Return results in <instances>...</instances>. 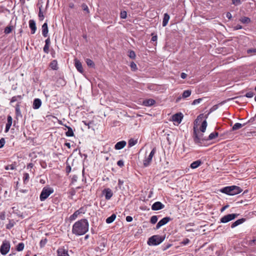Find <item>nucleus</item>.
I'll return each mask as SVG.
<instances>
[{
  "instance_id": "1",
  "label": "nucleus",
  "mask_w": 256,
  "mask_h": 256,
  "mask_svg": "<svg viewBox=\"0 0 256 256\" xmlns=\"http://www.w3.org/2000/svg\"><path fill=\"white\" fill-rule=\"evenodd\" d=\"M89 224L86 218L76 222L72 226V232L76 236L84 234L88 230Z\"/></svg>"
},
{
  "instance_id": "2",
  "label": "nucleus",
  "mask_w": 256,
  "mask_h": 256,
  "mask_svg": "<svg viewBox=\"0 0 256 256\" xmlns=\"http://www.w3.org/2000/svg\"><path fill=\"white\" fill-rule=\"evenodd\" d=\"M204 132H200L196 127H194L193 138L195 144L202 146L204 141H207V138L204 136Z\"/></svg>"
},
{
  "instance_id": "3",
  "label": "nucleus",
  "mask_w": 256,
  "mask_h": 256,
  "mask_svg": "<svg viewBox=\"0 0 256 256\" xmlns=\"http://www.w3.org/2000/svg\"><path fill=\"white\" fill-rule=\"evenodd\" d=\"M242 190L239 186H226L220 190L222 193L226 194L230 196H234L240 193Z\"/></svg>"
},
{
  "instance_id": "4",
  "label": "nucleus",
  "mask_w": 256,
  "mask_h": 256,
  "mask_svg": "<svg viewBox=\"0 0 256 256\" xmlns=\"http://www.w3.org/2000/svg\"><path fill=\"white\" fill-rule=\"evenodd\" d=\"M164 236L159 235H154L148 238V244L150 246H156L162 243L164 240Z\"/></svg>"
},
{
  "instance_id": "5",
  "label": "nucleus",
  "mask_w": 256,
  "mask_h": 256,
  "mask_svg": "<svg viewBox=\"0 0 256 256\" xmlns=\"http://www.w3.org/2000/svg\"><path fill=\"white\" fill-rule=\"evenodd\" d=\"M54 192V189L50 187H44L40 196V201L45 200L50 194Z\"/></svg>"
},
{
  "instance_id": "6",
  "label": "nucleus",
  "mask_w": 256,
  "mask_h": 256,
  "mask_svg": "<svg viewBox=\"0 0 256 256\" xmlns=\"http://www.w3.org/2000/svg\"><path fill=\"white\" fill-rule=\"evenodd\" d=\"M10 248V244L9 241L4 240L0 248V252L2 255H6L8 253Z\"/></svg>"
},
{
  "instance_id": "7",
  "label": "nucleus",
  "mask_w": 256,
  "mask_h": 256,
  "mask_svg": "<svg viewBox=\"0 0 256 256\" xmlns=\"http://www.w3.org/2000/svg\"><path fill=\"white\" fill-rule=\"evenodd\" d=\"M239 216V214H228L227 215H226L224 216H222L220 219V222L222 223H226L236 218Z\"/></svg>"
},
{
  "instance_id": "8",
  "label": "nucleus",
  "mask_w": 256,
  "mask_h": 256,
  "mask_svg": "<svg viewBox=\"0 0 256 256\" xmlns=\"http://www.w3.org/2000/svg\"><path fill=\"white\" fill-rule=\"evenodd\" d=\"M156 148H153L148 158H146L143 162V164L144 167L148 166L151 163L152 158L156 154Z\"/></svg>"
},
{
  "instance_id": "9",
  "label": "nucleus",
  "mask_w": 256,
  "mask_h": 256,
  "mask_svg": "<svg viewBox=\"0 0 256 256\" xmlns=\"http://www.w3.org/2000/svg\"><path fill=\"white\" fill-rule=\"evenodd\" d=\"M172 218L170 217L166 216L164 217L162 219L160 220L158 224L156 225V226L155 228L156 230L159 229L161 226L166 224L168 222L172 220Z\"/></svg>"
},
{
  "instance_id": "10",
  "label": "nucleus",
  "mask_w": 256,
  "mask_h": 256,
  "mask_svg": "<svg viewBox=\"0 0 256 256\" xmlns=\"http://www.w3.org/2000/svg\"><path fill=\"white\" fill-rule=\"evenodd\" d=\"M102 193L104 196L106 200H110L113 196V192L110 188H104L102 191Z\"/></svg>"
},
{
  "instance_id": "11",
  "label": "nucleus",
  "mask_w": 256,
  "mask_h": 256,
  "mask_svg": "<svg viewBox=\"0 0 256 256\" xmlns=\"http://www.w3.org/2000/svg\"><path fill=\"white\" fill-rule=\"evenodd\" d=\"M164 205L160 202H155L152 206V210H158L164 208Z\"/></svg>"
},
{
  "instance_id": "12",
  "label": "nucleus",
  "mask_w": 256,
  "mask_h": 256,
  "mask_svg": "<svg viewBox=\"0 0 256 256\" xmlns=\"http://www.w3.org/2000/svg\"><path fill=\"white\" fill-rule=\"evenodd\" d=\"M58 256H70L68 250L64 247L59 248L57 250Z\"/></svg>"
},
{
  "instance_id": "13",
  "label": "nucleus",
  "mask_w": 256,
  "mask_h": 256,
  "mask_svg": "<svg viewBox=\"0 0 256 256\" xmlns=\"http://www.w3.org/2000/svg\"><path fill=\"white\" fill-rule=\"evenodd\" d=\"M183 118V114L182 113H176L174 114L172 116V120L176 122H178V124L180 123L182 120Z\"/></svg>"
},
{
  "instance_id": "14",
  "label": "nucleus",
  "mask_w": 256,
  "mask_h": 256,
  "mask_svg": "<svg viewBox=\"0 0 256 256\" xmlns=\"http://www.w3.org/2000/svg\"><path fill=\"white\" fill-rule=\"evenodd\" d=\"M12 118L10 116L8 115L7 118V123L6 124V128L4 130L5 132H8L9 131L10 128L12 126Z\"/></svg>"
},
{
  "instance_id": "15",
  "label": "nucleus",
  "mask_w": 256,
  "mask_h": 256,
  "mask_svg": "<svg viewBox=\"0 0 256 256\" xmlns=\"http://www.w3.org/2000/svg\"><path fill=\"white\" fill-rule=\"evenodd\" d=\"M74 65L78 72L82 74L84 72V70L82 68V64L77 59L74 60Z\"/></svg>"
},
{
  "instance_id": "16",
  "label": "nucleus",
  "mask_w": 256,
  "mask_h": 256,
  "mask_svg": "<svg viewBox=\"0 0 256 256\" xmlns=\"http://www.w3.org/2000/svg\"><path fill=\"white\" fill-rule=\"evenodd\" d=\"M29 26L31 30V34H34L36 30V22L33 20H29Z\"/></svg>"
},
{
  "instance_id": "17",
  "label": "nucleus",
  "mask_w": 256,
  "mask_h": 256,
  "mask_svg": "<svg viewBox=\"0 0 256 256\" xmlns=\"http://www.w3.org/2000/svg\"><path fill=\"white\" fill-rule=\"evenodd\" d=\"M126 142L124 140L118 142L114 146L116 150H120L126 146Z\"/></svg>"
},
{
  "instance_id": "18",
  "label": "nucleus",
  "mask_w": 256,
  "mask_h": 256,
  "mask_svg": "<svg viewBox=\"0 0 256 256\" xmlns=\"http://www.w3.org/2000/svg\"><path fill=\"white\" fill-rule=\"evenodd\" d=\"M42 105V101L40 98H35L33 102L32 108L34 109L39 108Z\"/></svg>"
},
{
  "instance_id": "19",
  "label": "nucleus",
  "mask_w": 256,
  "mask_h": 256,
  "mask_svg": "<svg viewBox=\"0 0 256 256\" xmlns=\"http://www.w3.org/2000/svg\"><path fill=\"white\" fill-rule=\"evenodd\" d=\"M246 221V218H242L240 219H238V220H236V221H235L234 222H233L231 224L230 227H231V228H233L236 227V226H238L240 224H242Z\"/></svg>"
},
{
  "instance_id": "20",
  "label": "nucleus",
  "mask_w": 256,
  "mask_h": 256,
  "mask_svg": "<svg viewBox=\"0 0 256 256\" xmlns=\"http://www.w3.org/2000/svg\"><path fill=\"white\" fill-rule=\"evenodd\" d=\"M48 24L45 22L42 26V34L44 37H46L48 36Z\"/></svg>"
},
{
  "instance_id": "21",
  "label": "nucleus",
  "mask_w": 256,
  "mask_h": 256,
  "mask_svg": "<svg viewBox=\"0 0 256 256\" xmlns=\"http://www.w3.org/2000/svg\"><path fill=\"white\" fill-rule=\"evenodd\" d=\"M155 103L156 101L153 99H148L143 101V105L146 106H152Z\"/></svg>"
},
{
  "instance_id": "22",
  "label": "nucleus",
  "mask_w": 256,
  "mask_h": 256,
  "mask_svg": "<svg viewBox=\"0 0 256 256\" xmlns=\"http://www.w3.org/2000/svg\"><path fill=\"white\" fill-rule=\"evenodd\" d=\"M202 164V162L200 160H197L196 161H194L192 162L190 164V168H198L201 164Z\"/></svg>"
},
{
  "instance_id": "23",
  "label": "nucleus",
  "mask_w": 256,
  "mask_h": 256,
  "mask_svg": "<svg viewBox=\"0 0 256 256\" xmlns=\"http://www.w3.org/2000/svg\"><path fill=\"white\" fill-rule=\"evenodd\" d=\"M169 20L170 16L167 13L164 14L162 24L163 26H166L167 25Z\"/></svg>"
},
{
  "instance_id": "24",
  "label": "nucleus",
  "mask_w": 256,
  "mask_h": 256,
  "mask_svg": "<svg viewBox=\"0 0 256 256\" xmlns=\"http://www.w3.org/2000/svg\"><path fill=\"white\" fill-rule=\"evenodd\" d=\"M50 67L53 70H57L58 69L57 60H52L50 64Z\"/></svg>"
},
{
  "instance_id": "25",
  "label": "nucleus",
  "mask_w": 256,
  "mask_h": 256,
  "mask_svg": "<svg viewBox=\"0 0 256 256\" xmlns=\"http://www.w3.org/2000/svg\"><path fill=\"white\" fill-rule=\"evenodd\" d=\"M65 126L68 128V131L66 132V135L68 137L73 136L74 133L72 128L67 126Z\"/></svg>"
},
{
  "instance_id": "26",
  "label": "nucleus",
  "mask_w": 256,
  "mask_h": 256,
  "mask_svg": "<svg viewBox=\"0 0 256 256\" xmlns=\"http://www.w3.org/2000/svg\"><path fill=\"white\" fill-rule=\"evenodd\" d=\"M194 226V222H190L186 224L185 228L187 232H193L194 231V230L192 228H190V226Z\"/></svg>"
},
{
  "instance_id": "27",
  "label": "nucleus",
  "mask_w": 256,
  "mask_h": 256,
  "mask_svg": "<svg viewBox=\"0 0 256 256\" xmlns=\"http://www.w3.org/2000/svg\"><path fill=\"white\" fill-rule=\"evenodd\" d=\"M116 218V215L114 214L106 219V222L107 224H110Z\"/></svg>"
},
{
  "instance_id": "28",
  "label": "nucleus",
  "mask_w": 256,
  "mask_h": 256,
  "mask_svg": "<svg viewBox=\"0 0 256 256\" xmlns=\"http://www.w3.org/2000/svg\"><path fill=\"white\" fill-rule=\"evenodd\" d=\"M245 125V124H242L240 123H236L232 126V130L233 131L234 130H239L240 129V128H242L243 126H244Z\"/></svg>"
},
{
  "instance_id": "29",
  "label": "nucleus",
  "mask_w": 256,
  "mask_h": 256,
  "mask_svg": "<svg viewBox=\"0 0 256 256\" xmlns=\"http://www.w3.org/2000/svg\"><path fill=\"white\" fill-rule=\"evenodd\" d=\"M218 132H214L211 133L209 136L207 138V140H212L218 137Z\"/></svg>"
},
{
  "instance_id": "30",
  "label": "nucleus",
  "mask_w": 256,
  "mask_h": 256,
  "mask_svg": "<svg viewBox=\"0 0 256 256\" xmlns=\"http://www.w3.org/2000/svg\"><path fill=\"white\" fill-rule=\"evenodd\" d=\"M207 126V122L206 120H204L202 122L201 126L200 128V131L202 132H204L206 131V128Z\"/></svg>"
},
{
  "instance_id": "31",
  "label": "nucleus",
  "mask_w": 256,
  "mask_h": 256,
  "mask_svg": "<svg viewBox=\"0 0 256 256\" xmlns=\"http://www.w3.org/2000/svg\"><path fill=\"white\" fill-rule=\"evenodd\" d=\"M79 214H80V212H78L77 210H76L72 215L70 216V221L75 220Z\"/></svg>"
},
{
  "instance_id": "32",
  "label": "nucleus",
  "mask_w": 256,
  "mask_h": 256,
  "mask_svg": "<svg viewBox=\"0 0 256 256\" xmlns=\"http://www.w3.org/2000/svg\"><path fill=\"white\" fill-rule=\"evenodd\" d=\"M240 20L242 24H248L251 22L250 19L249 18L246 16L241 18Z\"/></svg>"
},
{
  "instance_id": "33",
  "label": "nucleus",
  "mask_w": 256,
  "mask_h": 256,
  "mask_svg": "<svg viewBox=\"0 0 256 256\" xmlns=\"http://www.w3.org/2000/svg\"><path fill=\"white\" fill-rule=\"evenodd\" d=\"M42 5H40L39 6V12H38V17L40 20H42L44 18V15L42 12Z\"/></svg>"
},
{
  "instance_id": "34",
  "label": "nucleus",
  "mask_w": 256,
  "mask_h": 256,
  "mask_svg": "<svg viewBox=\"0 0 256 256\" xmlns=\"http://www.w3.org/2000/svg\"><path fill=\"white\" fill-rule=\"evenodd\" d=\"M12 29H13V26H8L5 28V29L4 30V32L6 34H9L10 32H12Z\"/></svg>"
},
{
  "instance_id": "35",
  "label": "nucleus",
  "mask_w": 256,
  "mask_h": 256,
  "mask_svg": "<svg viewBox=\"0 0 256 256\" xmlns=\"http://www.w3.org/2000/svg\"><path fill=\"white\" fill-rule=\"evenodd\" d=\"M24 244L23 242H20L16 246V250L18 252H20L24 250Z\"/></svg>"
},
{
  "instance_id": "36",
  "label": "nucleus",
  "mask_w": 256,
  "mask_h": 256,
  "mask_svg": "<svg viewBox=\"0 0 256 256\" xmlns=\"http://www.w3.org/2000/svg\"><path fill=\"white\" fill-rule=\"evenodd\" d=\"M86 62L87 65L90 68H94L95 64L94 62L90 59L87 58L86 60Z\"/></svg>"
},
{
  "instance_id": "37",
  "label": "nucleus",
  "mask_w": 256,
  "mask_h": 256,
  "mask_svg": "<svg viewBox=\"0 0 256 256\" xmlns=\"http://www.w3.org/2000/svg\"><path fill=\"white\" fill-rule=\"evenodd\" d=\"M16 115L17 116H22V114H21L20 108V104L18 103L16 105Z\"/></svg>"
},
{
  "instance_id": "38",
  "label": "nucleus",
  "mask_w": 256,
  "mask_h": 256,
  "mask_svg": "<svg viewBox=\"0 0 256 256\" xmlns=\"http://www.w3.org/2000/svg\"><path fill=\"white\" fill-rule=\"evenodd\" d=\"M191 94V90H184L182 94V96L183 98H186L190 96Z\"/></svg>"
},
{
  "instance_id": "39",
  "label": "nucleus",
  "mask_w": 256,
  "mask_h": 256,
  "mask_svg": "<svg viewBox=\"0 0 256 256\" xmlns=\"http://www.w3.org/2000/svg\"><path fill=\"white\" fill-rule=\"evenodd\" d=\"M22 98V96L18 95V96H14L12 97V98H11L10 102L12 103V102H15L17 101L18 100H21Z\"/></svg>"
},
{
  "instance_id": "40",
  "label": "nucleus",
  "mask_w": 256,
  "mask_h": 256,
  "mask_svg": "<svg viewBox=\"0 0 256 256\" xmlns=\"http://www.w3.org/2000/svg\"><path fill=\"white\" fill-rule=\"evenodd\" d=\"M30 178L29 174L28 173H24L23 176V181L24 184H26Z\"/></svg>"
},
{
  "instance_id": "41",
  "label": "nucleus",
  "mask_w": 256,
  "mask_h": 256,
  "mask_svg": "<svg viewBox=\"0 0 256 256\" xmlns=\"http://www.w3.org/2000/svg\"><path fill=\"white\" fill-rule=\"evenodd\" d=\"M218 105H219V104H215V105H214V106H212L210 108V112L208 113V114L206 116V118H208V115L210 112H214V110H216L218 108Z\"/></svg>"
},
{
  "instance_id": "42",
  "label": "nucleus",
  "mask_w": 256,
  "mask_h": 256,
  "mask_svg": "<svg viewBox=\"0 0 256 256\" xmlns=\"http://www.w3.org/2000/svg\"><path fill=\"white\" fill-rule=\"evenodd\" d=\"M137 143V140H134V139H130L128 140V144L130 147H132L134 146Z\"/></svg>"
},
{
  "instance_id": "43",
  "label": "nucleus",
  "mask_w": 256,
  "mask_h": 256,
  "mask_svg": "<svg viewBox=\"0 0 256 256\" xmlns=\"http://www.w3.org/2000/svg\"><path fill=\"white\" fill-rule=\"evenodd\" d=\"M82 10L86 12V14L90 13V10H89L86 4L83 3L82 4Z\"/></svg>"
},
{
  "instance_id": "44",
  "label": "nucleus",
  "mask_w": 256,
  "mask_h": 256,
  "mask_svg": "<svg viewBox=\"0 0 256 256\" xmlns=\"http://www.w3.org/2000/svg\"><path fill=\"white\" fill-rule=\"evenodd\" d=\"M158 220V218L157 216H153L150 218V222L152 224H154L157 222Z\"/></svg>"
},
{
  "instance_id": "45",
  "label": "nucleus",
  "mask_w": 256,
  "mask_h": 256,
  "mask_svg": "<svg viewBox=\"0 0 256 256\" xmlns=\"http://www.w3.org/2000/svg\"><path fill=\"white\" fill-rule=\"evenodd\" d=\"M128 56L132 59H134L136 56V54H135L133 50H130L129 52Z\"/></svg>"
},
{
  "instance_id": "46",
  "label": "nucleus",
  "mask_w": 256,
  "mask_h": 256,
  "mask_svg": "<svg viewBox=\"0 0 256 256\" xmlns=\"http://www.w3.org/2000/svg\"><path fill=\"white\" fill-rule=\"evenodd\" d=\"M47 242V239L46 238H44V239H42L40 240V246L41 248H42L44 247L46 244Z\"/></svg>"
},
{
  "instance_id": "47",
  "label": "nucleus",
  "mask_w": 256,
  "mask_h": 256,
  "mask_svg": "<svg viewBox=\"0 0 256 256\" xmlns=\"http://www.w3.org/2000/svg\"><path fill=\"white\" fill-rule=\"evenodd\" d=\"M127 16V13L126 11H122L120 14V17L121 18L124 19L126 18Z\"/></svg>"
},
{
  "instance_id": "48",
  "label": "nucleus",
  "mask_w": 256,
  "mask_h": 256,
  "mask_svg": "<svg viewBox=\"0 0 256 256\" xmlns=\"http://www.w3.org/2000/svg\"><path fill=\"white\" fill-rule=\"evenodd\" d=\"M130 66L132 70H137L136 64L134 62H132L130 64Z\"/></svg>"
},
{
  "instance_id": "49",
  "label": "nucleus",
  "mask_w": 256,
  "mask_h": 256,
  "mask_svg": "<svg viewBox=\"0 0 256 256\" xmlns=\"http://www.w3.org/2000/svg\"><path fill=\"white\" fill-rule=\"evenodd\" d=\"M5 169L6 170H13L15 169V166L13 164H10V165L6 166L5 167Z\"/></svg>"
},
{
  "instance_id": "50",
  "label": "nucleus",
  "mask_w": 256,
  "mask_h": 256,
  "mask_svg": "<svg viewBox=\"0 0 256 256\" xmlns=\"http://www.w3.org/2000/svg\"><path fill=\"white\" fill-rule=\"evenodd\" d=\"M49 47H50V46H48V45H46V44L44 45L43 50L45 53L48 54L49 52Z\"/></svg>"
},
{
  "instance_id": "51",
  "label": "nucleus",
  "mask_w": 256,
  "mask_h": 256,
  "mask_svg": "<svg viewBox=\"0 0 256 256\" xmlns=\"http://www.w3.org/2000/svg\"><path fill=\"white\" fill-rule=\"evenodd\" d=\"M190 242V240L188 238H184L182 242H181V244H184V245H186L187 244H188L189 242Z\"/></svg>"
},
{
  "instance_id": "52",
  "label": "nucleus",
  "mask_w": 256,
  "mask_h": 256,
  "mask_svg": "<svg viewBox=\"0 0 256 256\" xmlns=\"http://www.w3.org/2000/svg\"><path fill=\"white\" fill-rule=\"evenodd\" d=\"M117 164L120 168H122L124 166V162L122 160H120L118 161Z\"/></svg>"
},
{
  "instance_id": "53",
  "label": "nucleus",
  "mask_w": 256,
  "mask_h": 256,
  "mask_svg": "<svg viewBox=\"0 0 256 256\" xmlns=\"http://www.w3.org/2000/svg\"><path fill=\"white\" fill-rule=\"evenodd\" d=\"M202 100V98H198V99H196V100H194L192 102V104L193 105H195V104H199L201 101Z\"/></svg>"
},
{
  "instance_id": "54",
  "label": "nucleus",
  "mask_w": 256,
  "mask_h": 256,
  "mask_svg": "<svg viewBox=\"0 0 256 256\" xmlns=\"http://www.w3.org/2000/svg\"><path fill=\"white\" fill-rule=\"evenodd\" d=\"M254 95V94L253 92H247L245 96L246 97H247L248 98H250L253 97Z\"/></svg>"
},
{
  "instance_id": "55",
  "label": "nucleus",
  "mask_w": 256,
  "mask_h": 256,
  "mask_svg": "<svg viewBox=\"0 0 256 256\" xmlns=\"http://www.w3.org/2000/svg\"><path fill=\"white\" fill-rule=\"evenodd\" d=\"M77 211L80 212V214H84L86 212V209L84 207H81L79 210H77Z\"/></svg>"
},
{
  "instance_id": "56",
  "label": "nucleus",
  "mask_w": 256,
  "mask_h": 256,
  "mask_svg": "<svg viewBox=\"0 0 256 256\" xmlns=\"http://www.w3.org/2000/svg\"><path fill=\"white\" fill-rule=\"evenodd\" d=\"M5 142H6L4 138H2L0 140V148H2L4 146Z\"/></svg>"
},
{
  "instance_id": "57",
  "label": "nucleus",
  "mask_w": 256,
  "mask_h": 256,
  "mask_svg": "<svg viewBox=\"0 0 256 256\" xmlns=\"http://www.w3.org/2000/svg\"><path fill=\"white\" fill-rule=\"evenodd\" d=\"M246 52L248 54H250L251 53H256V48H250L248 49Z\"/></svg>"
},
{
  "instance_id": "58",
  "label": "nucleus",
  "mask_w": 256,
  "mask_h": 256,
  "mask_svg": "<svg viewBox=\"0 0 256 256\" xmlns=\"http://www.w3.org/2000/svg\"><path fill=\"white\" fill-rule=\"evenodd\" d=\"M232 4L238 6L241 4L240 0H232Z\"/></svg>"
},
{
  "instance_id": "59",
  "label": "nucleus",
  "mask_w": 256,
  "mask_h": 256,
  "mask_svg": "<svg viewBox=\"0 0 256 256\" xmlns=\"http://www.w3.org/2000/svg\"><path fill=\"white\" fill-rule=\"evenodd\" d=\"M58 82H60L62 86H64L66 84V82L62 78H59L58 80Z\"/></svg>"
},
{
  "instance_id": "60",
  "label": "nucleus",
  "mask_w": 256,
  "mask_h": 256,
  "mask_svg": "<svg viewBox=\"0 0 256 256\" xmlns=\"http://www.w3.org/2000/svg\"><path fill=\"white\" fill-rule=\"evenodd\" d=\"M66 172L68 174L71 171V167L70 165H68L66 168Z\"/></svg>"
},
{
  "instance_id": "61",
  "label": "nucleus",
  "mask_w": 256,
  "mask_h": 256,
  "mask_svg": "<svg viewBox=\"0 0 256 256\" xmlns=\"http://www.w3.org/2000/svg\"><path fill=\"white\" fill-rule=\"evenodd\" d=\"M152 38L151 41H152V42L156 41L157 39H158L157 36L156 35L154 36V34H152Z\"/></svg>"
},
{
  "instance_id": "62",
  "label": "nucleus",
  "mask_w": 256,
  "mask_h": 256,
  "mask_svg": "<svg viewBox=\"0 0 256 256\" xmlns=\"http://www.w3.org/2000/svg\"><path fill=\"white\" fill-rule=\"evenodd\" d=\"M242 26L240 25V24H238L236 25V26H235L234 27V30H240V29H242Z\"/></svg>"
},
{
  "instance_id": "63",
  "label": "nucleus",
  "mask_w": 256,
  "mask_h": 256,
  "mask_svg": "<svg viewBox=\"0 0 256 256\" xmlns=\"http://www.w3.org/2000/svg\"><path fill=\"white\" fill-rule=\"evenodd\" d=\"M132 218L131 216H127L126 217V220L128 222H130L132 220Z\"/></svg>"
},
{
  "instance_id": "64",
  "label": "nucleus",
  "mask_w": 256,
  "mask_h": 256,
  "mask_svg": "<svg viewBox=\"0 0 256 256\" xmlns=\"http://www.w3.org/2000/svg\"><path fill=\"white\" fill-rule=\"evenodd\" d=\"M226 17L228 18L229 20H230L232 18V14L230 12H228L226 14Z\"/></svg>"
}]
</instances>
